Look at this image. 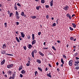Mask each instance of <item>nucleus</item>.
<instances>
[{
	"instance_id": "f257e3e1",
	"label": "nucleus",
	"mask_w": 79,
	"mask_h": 79,
	"mask_svg": "<svg viewBox=\"0 0 79 79\" xmlns=\"http://www.w3.org/2000/svg\"><path fill=\"white\" fill-rule=\"evenodd\" d=\"M13 66V64H11L8 65L7 66V68L10 69V68H12Z\"/></svg>"
},
{
	"instance_id": "f03ea898",
	"label": "nucleus",
	"mask_w": 79,
	"mask_h": 79,
	"mask_svg": "<svg viewBox=\"0 0 79 79\" xmlns=\"http://www.w3.org/2000/svg\"><path fill=\"white\" fill-rule=\"evenodd\" d=\"M73 60H70L69 62V66H72V65H73Z\"/></svg>"
},
{
	"instance_id": "7ed1b4c3",
	"label": "nucleus",
	"mask_w": 79,
	"mask_h": 79,
	"mask_svg": "<svg viewBox=\"0 0 79 79\" xmlns=\"http://www.w3.org/2000/svg\"><path fill=\"white\" fill-rule=\"evenodd\" d=\"M78 63H79V61H76L74 62V64L75 66H78Z\"/></svg>"
},
{
	"instance_id": "20e7f679",
	"label": "nucleus",
	"mask_w": 79,
	"mask_h": 79,
	"mask_svg": "<svg viewBox=\"0 0 79 79\" xmlns=\"http://www.w3.org/2000/svg\"><path fill=\"white\" fill-rule=\"evenodd\" d=\"M66 16H67V17L69 18V19H71V15H70L69 14H67L66 15Z\"/></svg>"
},
{
	"instance_id": "39448f33",
	"label": "nucleus",
	"mask_w": 79,
	"mask_h": 79,
	"mask_svg": "<svg viewBox=\"0 0 79 79\" xmlns=\"http://www.w3.org/2000/svg\"><path fill=\"white\" fill-rule=\"evenodd\" d=\"M20 33L22 37H23V38H24V37H25V34H24V32H20Z\"/></svg>"
},
{
	"instance_id": "423d86ee",
	"label": "nucleus",
	"mask_w": 79,
	"mask_h": 79,
	"mask_svg": "<svg viewBox=\"0 0 79 79\" xmlns=\"http://www.w3.org/2000/svg\"><path fill=\"white\" fill-rule=\"evenodd\" d=\"M69 8V7H68V6H65L63 7V9H64V10L66 11V10H68V9Z\"/></svg>"
},
{
	"instance_id": "0eeeda50",
	"label": "nucleus",
	"mask_w": 79,
	"mask_h": 79,
	"mask_svg": "<svg viewBox=\"0 0 79 79\" xmlns=\"http://www.w3.org/2000/svg\"><path fill=\"white\" fill-rule=\"evenodd\" d=\"M5 60L4 59L3 61H2L1 62V65H3V64H5Z\"/></svg>"
},
{
	"instance_id": "6e6552de",
	"label": "nucleus",
	"mask_w": 79,
	"mask_h": 79,
	"mask_svg": "<svg viewBox=\"0 0 79 79\" xmlns=\"http://www.w3.org/2000/svg\"><path fill=\"white\" fill-rule=\"evenodd\" d=\"M16 75V72H15L14 73H13L12 75V79H14L15 77V76Z\"/></svg>"
},
{
	"instance_id": "1a4fd4ad",
	"label": "nucleus",
	"mask_w": 79,
	"mask_h": 79,
	"mask_svg": "<svg viewBox=\"0 0 79 79\" xmlns=\"http://www.w3.org/2000/svg\"><path fill=\"white\" fill-rule=\"evenodd\" d=\"M39 54H40V55H41V56H44V54L42 53V52L40 51L39 52Z\"/></svg>"
},
{
	"instance_id": "9d476101",
	"label": "nucleus",
	"mask_w": 79,
	"mask_h": 79,
	"mask_svg": "<svg viewBox=\"0 0 79 79\" xmlns=\"http://www.w3.org/2000/svg\"><path fill=\"white\" fill-rule=\"evenodd\" d=\"M31 55L32 56V57H33V58H34V51H33L32 52Z\"/></svg>"
},
{
	"instance_id": "9b49d317",
	"label": "nucleus",
	"mask_w": 79,
	"mask_h": 79,
	"mask_svg": "<svg viewBox=\"0 0 79 79\" xmlns=\"http://www.w3.org/2000/svg\"><path fill=\"white\" fill-rule=\"evenodd\" d=\"M53 1L52 0L50 2V6H52L53 4Z\"/></svg>"
},
{
	"instance_id": "f8f14e48",
	"label": "nucleus",
	"mask_w": 79,
	"mask_h": 79,
	"mask_svg": "<svg viewBox=\"0 0 79 79\" xmlns=\"http://www.w3.org/2000/svg\"><path fill=\"white\" fill-rule=\"evenodd\" d=\"M47 76L49 77H52V76H51V73H48L47 74Z\"/></svg>"
},
{
	"instance_id": "ddd939ff",
	"label": "nucleus",
	"mask_w": 79,
	"mask_h": 79,
	"mask_svg": "<svg viewBox=\"0 0 79 79\" xmlns=\"http://www.w3.org/2000/svg\"><path fill=\"white\" fill-rule=\"evenodd\" d=\"M36 62H37V63H39V64H40V63H41V60L39 59H37L36 60Z\"/></svg>"
},
{
	"instance_id": "4468645a",
	"label": "nucleus",
	"mask_w": 79,
	"mask_h": 79,
	"mask_svg": "<svg viewBox=\"0 0 79 79\" xmlns=\"http://www.w3.org/2000/svg\"><path fill=\"white\" fill-rule=\"evenodd\" d=\"M36 42V41L34 40H33L32 42V45H34V44H35Z\"/></svg>"
},
{
	"instance_id": "2eb2a0df",
	"label": "nucleus",
	"mask_w": 79,
	"mask_h": 79,
	"mask_svg": "<svg viewBox=\"0 0 79 79\" xmlns=\"http://www.w3.org/2000/svg\"><path fill=\"white\" fill-rule=\"evenodd\" d=\"M30 64H31V62L29 61H28L27 63L26 64L27 66H29L30 65Z\"/></svg>"
},
{
	"instance_id": "dca6fc26",
	"label": "nucleus",
	"mask_w": 79,
	"mask_h": 79,
	"mask_svg": "<svg viewBox=\"0 0 79 79\" xmlns=\"http://www.w3.org/2000/svg\"><path fill=\"white\" fill-rule=\"evenodd\" d=\"M41 8V6H37V7H36V10H39L40 8Z\"/></svg>"
},
{
	"instance_id": "f3484780",
	"label": "nucleus",
	"mask_w": 79,
	"mask_h": 79,
	"mask_svg": "<svg viewBox=\"0 0 79 79\" xmlns=\"http://www.w3.org/2000/svg\"><path fill=\"white\" fill-rule=\"evenodd\" d=\"M72 25H73V26L74 28H76V25L74 23H72Z\"/></svg>"
},
{
	"instance_id": "a211bd4d",
	"label": "nucleus",
	"mask_w": 79,
	"mask_h": 79,
	"mask_svg": "<svg viewBox=\"0 0 79 79\" xmlns=\"http://www.w3.org/2000/svg\"><path fill=\"white\" fill-rule=\"evenodd\" d=\"M7 73L8 74H10V75H11V74H12V72L10 71H9L7 72Z\"/></svg>"
},
{
	"instance_id": "6ab92c4d",
	"label": "nucleus",
	"mask_w": 79,
	"mask_h": 79,
	"mask_svg": "<svg viewBox=\"0 0 79 79\" xmlns=\"http://www.w3.org/2000/svg\"><path fill=\"white\" fill-rule=\"evenodd\" d=\"M2 48H3L5 49L6 48V44H4L2 46Z\"/></svg>"
},
{
	"instance_id": "aec40b11",
	"label": "nucleus",
	"mask_w": 79,
	"mask_h": 79,
	"mask_svg": "<svg viewBox=\"0 0 79 79\" xmlns=\"http://www.w3.org/2000/svg\"><path fill=\"white\" fill-rule=\"evenodd\" d=\"M28 48H29V49H31V48H32V45L31 44H29L28 45Z\"/></svg>"
},
{
	"instance_id": "412c9836",
	"label": "nucleus",
	"mask_w": 79,
	"mask_h": 79,
	"mask_svg": "<svg viewBox=\"0 0 79 79\" xmlns=\"http://www.w3.org/2000/svg\"><path fill=\"white\" fill-rule=\"evenodd\" d=\"M31 18H32V19H35L36 18V16H31Z\"/></svg>"
},
{
	"instance_id": "4be33fe9",
	"label": "nucleus",
	"mask_w": 79,
	"mask_h": 79,
	"mask_svg": "<svg viewBox=\"0 0 79 79\" xmlns=\"http://www.w3.org/2000/svg\"><path fill=\"white\" fill-rule=\"evenodd\" d=\"M5 55H8V56H13V55L12 54H9L8 53H5Z\"/></svg>"
},
{
	"instance_id": "5701e85b",
	"label": "nucleus",
	"mask_w": 79,
	"mask_h": 79,
	"mask_svg": "<svg viewBox=\"0 0 79 79\" xmlns=\"http://www.w3.org/2000/svg\"><path fill=\"white\" fill-rule=\"evenodd\" d=\"M16 39L17 41L18 42H20L19 40V39H18V37H16Z\"/></svg>"
},
{
	"instance_id": "b1692460",
	"label": "nucleus",
	"mask_w": 79,
	"mask_h": 79,
	"mask_svg": "<svg viewBox=\"0 0 79 79\" xmlns=\"http://www.w3.org/2000/svg\"><path fill=\"white\" fill-rule=\"evenodd\" d=\"M34 34H32V40H34V39H35V37H34Z\"/></svg>"
},
{
	"instance_id": "393cba45",
	"label": "nucleus",
	"mask_w": 79,
	"mask_h": 79,
	"mask_svg": "<svg viewBox=\"0 0 79 79\" xmlns=\"http://www.w3.org/2000/svg\"><path fill=\"white\" fill-rule=\"evenodd\" d=\"M38 70L40 71H41V72L42 71V68H41L40 67H38Z\"/></svg>"
},
{
	"instance_id": "a878e982",
	"label": "nucleus",
	"mask_w": 79,
	"mask_h": 79,
	"mask_svg": "<svg viewBox=\"0 0 79 79\" xmlns=\"http://www.w3.org/2000/svg\"><path fill=\"white\" fill-rule=\"evenodd\" d=\"M21 73L23 74H25V73H26V72L25 71H24V70H23L21 71Z\"/></svg>"
},
{
	"instance_id": "bb28decb",
	"label": "nucleus",
	"mask_w": 79,
	"mask_h": 79,
	"mask_svg": "<svg viewBox=\"0 0 79 79\" xmlns=\"http://www.w3.org/2000/svg\"><path fill=\"white\" fill-rule=\"evenodd\" d=\"M2 54H4L6 53V52L5 50H3V51L1 52Z\"/></svg>"
},
{
	"instance_id": "cd10ccee",
	"label": "nucleus",
	"mask_w": 79,
	"mask_h": 79,
	"mask_svg": "<svg viewBox=\"0 0 79 79\" xmlns=\"http://www.w3.org/2000/svg\"><path fill=\"white\" fill-rule=\"evenodd\" d=\"M22 69V66H20L19 69V71H21Z\"/></svg>"
},
{
	"instance_id": "c85d7f7f",
	"label": "nucleus",
	"mask_w": 79,
	"mask_h": 79,
	"mask_svg": "<svg viewBox=\"0 0 79 79\" xmlns=\"http://www.w3.org/2000/svg\"><path fill=\"white\" fill-rule=\"evenodd\" d=\"M16 16H19V13H18V12H17V11H16Z\"/></svg>"
},
{
	"instance_id": "c756f323",
	"label": "nucleus",
	"mask_w": 79,
	"mask_h": 79,
	"mask_svg": "<svg viewBox=\"0 0 79 79\" xmlns=\"http://www.w3.org/2000/svg\"><path fill=\"white\" fill-rule=\"evenodd\" d=\"M61 62L63 64H64V61L63 60V59H61Z\"/></svg>"
},
{
	"instance_id": "7c9ffc66",
	"label": "nucleus",
	"mask_w": 79,
	"mask_h": 79,
	"mask_svg": "<svg viewBox=\"0 0 79 79\" xmlns=\"http://www.w3.org/2000/svg\"><path fill=\"white\" fill-rule=\"evenodd\" d=\"M41 3H45V0H41Z\"/></svg>"
},
{
	"instance_id": "2f4dec72",
	"label": "nucleus",
	"mask_w": 79,
	"mask_h": 79,
	"mask_svg": "<svg viewBox=\"0 0 79 79\" xmlns=\"http://www.w3.org/2000/svg\"><path fill=\"white\" fill-rule=\"evenodd\" d=\"M52 48L53 49V50H55V51H56V49L55 48V47L54 46L52 47Z\"/></svg>"
},
{
	"instance_id": "473e14b6",
	"label": "nucleus",
	"mask_w": 79,
	"mask_h": 79,
	"mask_svg": "<svg viewBox=\"0 0 79 79\" xmlns=\"http://www.w3.org/2000/svg\"><path fill=\"white\" fill-rule=\"evenodd\" d=\"M17 5H18V6H20V7H21V4H19V3H18L17 4Z\"/></svg>"
},
{
	"instance_id": "72a5a7b5",
	"label": "nucleus",
	"mask_w": 79,
	"mask_h": 79,
	"mask_svg": "<svg viewBox=\"0 0 79 79\" xmlns=\"http://www.w3.org/2000/svg\"><path fill=\"white\" fill-rule=\"evenodd\" d=\"M69 28L71 31H73V30H74V29L72 28L71 27H69Z\"/></svg>"
},
{
	"instance_id": "f704fd0d",
	"label": "nucleus",
	"mask_w": 79,
	"mask_h": 79,
	"mask_svg": "<svg viewBox=\"0 0 79 79\" xmlns=\"http://www.w3.org/2000/svg\"><path fill=\"white\" fill-rule=\"evenodd\" d=\"M14 8L15 10H17L18 9L17 8V6H15Z\"/></svg>"
},
{
	"instance_id": "c9c22d12",
	"label": "nucleus",
	"mask_w": 79,
	"mask_h": 79,
	"mask_svg": "<svg viewBox=\"0 0 79 79\" xmlns=\"http://www.w3.org/2000/svg\"><path fill=\"white\" fill-rule=\"evenodd\" d=\"M77 54H78V53L77 52L76 53L74 54V56H77Z\"/></svg>"
},
{
	"instance_id": "e433bc0d",
	"label": "nucleus",
	"mask_w": 79,
	"mask_h": 79,
	"mask_svg": "<svg viewBox=\"0 0 79 79\" xmlns=\"http://www.w3.org/2000/svg\"><path fill=\"white\" fill-rule=\"evenodd\" d=\"M27 38L28 39H31V37H30V35H28L27 36Z\"/></svg>"
},
{
	"instance_id": "4c0bfd02",
	"label": "nucleus",
	"mask_w": 79,
	"mask_h": 79,
	"mask_svg": "<svg viewBox=\"0 0 79 79\" xmlns=\"http://www.w3.org/2000/svg\"><path fill=\"white\" fill-rule=\"evenodd\" d=\"M70 39L71 40H74V37H71L70 38Z\"/></svg>"
},
{
	"instance_id": "58836bf2",
	"label": "nucleus",
	"mask_w": 79,
	"mask_h": 79,
	"mask_svg": "<svg viewBox=\"0 0 79 79\" xmlns=\"http://www.w3.org/2000/svg\"><path fill=\"white\" fill-rule=\"evenodd\" d=\"M63 58H65V59H66V56H65V55H63Z\"/></svg>"
},
{
	"instance_id": "ea45409f",
	"label": "nucleus",
	"mask_w": 79,
	"mask_h": 79,
	"mask_svg": "<svg viewBox=\"0 0 79 79\" xmlns=\"http://www.w3.org/2000/svg\"><path fill=\"white\" fill-rule=\"evenodd\" d=\"M24 12H22L21 14V15H22V16H24Z\"/></svg>"
},
{
	"instance_id": "a19ab883",
	"label": "nucleus",
	"mask_w": 79,
	"mask_h": 79,
	"mask_svg": "<svg viewBox=\"0 0 79 79\" xmlns=\"http://www.w3.org/2000/svg\"><path fill=\"white\" fill-rule=\"evenodd\" d=\"M16 19H19V15H17L16 16Z\"/></svg>"
},
{
	"instance_id": "79ce46f5",
	"label": "nucleus",
	"mask_w": 79,
	"mask_h": 79,
	"mask_svg": "<svg viewBox=\"0 0 79 79\" xmlns=\"http://www.w3.org/2000/svg\"><path fill=\"white\" fill-rule=\"evenodd\" d=\"M45 6L46 8H48V7H49V6H48V5H46Z\"/></svg>"
},
{
	"instance_id": "37998d69",
	"label": "nucleus",
	"mask_w": 79,
	"mask_h": 79,
	"mask_svg": "<svg viewBox=\"0 0 79 79\" xmlns=\"http://www.w3.org/2000/svg\"><path fill=\"white\" fill-rule=\"evenodd\" d=\"M53 26H56V24L55 23H54L53 24Z\"/></svg>"
},
{
	"instance_id": "c03bdc74",
	"label": "nucleus",
	"mask_w": 79,
	"mask_h": 79,
	"mask_svg": "<svg viewBox=\"0 0 79 79\" xmlns=\"http://www.w3.org/2000/svg\"><path fill=\"white\" fill-rule=\"evenodd\" d=\"M35 76L37 75V71H35Z\"/></svg>"
},
{
	"instance_id": "a18cd8bd",
	"label": "nucleus",
	"mask_w": 79,
	"mask_h": 79,
	"mask_svg": "<svg viewBox=\"0 0 79 79\" xmlns=\"http://www.w3.org/2000/svg\"><path fill=\"white\" fill-rule=\"evenodd\" d=\"M23 48H24V50H26V49H27L26 46L23 47Z\"/></svg>"
},
{
	"instance_id": "49530a36",
	"label": "nucleus",
	"mask_w": 79,
	"mask_h": 79,
	"mask_svg": "<svg viewBox=\"0 0 79 79\" xmlns=\"http://www.w3.org/2000/svg\"><path fill=\"white\" fill-rule=\"evenodd\" d=\"M16 25H19V22H16Z\"/></svg>"
},
{
	"instance_id": "de8ad7c7",
	"label": "nucleus",
	"mask_w": 79,
	"mask_h": 79,
	"mask_svg": "<svg viewBox=\"0 0 79 79\" xmlns=\"http://www.w3.org/2000/svg\"><path fill=\"white\" fill-rule=\"evenodd\" d=\"M34 51L35 53H37V50L35 49L34 50Z\"/></svg>"
},
{
	"instance_id": "09e8293b",
	"label": "nucleus",
	"mask_w": 79,
	"mask_h": 79,
	"mask_svg": "<svg viewBox=\"0 0 79 79\" xmlns=\"http://www.w3.org/2000/svg\"><path fill=\"white\" fill-rule=\"evenodd\" d=\"M38 34L39 35H40L41 34V32H39Z\"/></svg>"
},
{
	"instance_id": "8fccbe9b",
	"label": "nucleus",
	"mask_w": 79,
	"mask_h": 79,
	"mask_svg": "<svg viewBox=\"0 0 79 79\" xmlns=\"http://www.w3.org/2000/svg\"><path fill=\"white\" fill-rule=\"evenodd\" d=\"M46 18H47V19H48V18H49V16H48V15H46Z\"/></svg>"
},
{
	"instance_id": "3c124183",
	"label": "nucleus",
	"mask_w": 79,
	"mask_h": 79,
	"mask_svg": "<svg viewBox=\"0 0 79 79\" xmlns=\"http://www.w3.org/2000/svg\"><path fill=\"white\" fill-rule=\"evenodd\" d=\"M20 36H19V39L20 40H22V38H21V36H20Z\"/></svg>"
},
{
	"instance_id": "603ef678",
	"label": "nucleus",
	"mask_w": 79,
	"mask_h": 79,
	"mask_svg": "<svg viewBox=\"0 0 79 79\" xmlns=\"http://www.w3.org/2000/svg\"><path fill=\"white\" fill-rule=\"evenodd\" d=\"M75 69H79V67H76Z\"/></svg>"
},
{
	"instance_id": "864d4df0",
	"label": "nucleus",
	"mask_w": 79,
	"mask_h": 79,
	"mask_svg": "<svg viewBox=\"0 0 79 79\" xmlns=\"http://www.w3.org/2000/svg\"><path fill=\"white\" fill-rule=\"evenodd\" d=\"M4 25L5 26V27H6V26H7V23H4Z\"/></svg>"
},
{
	"instance_id": "5fc2aeb1",
	"label": "nucleus",
	"mask_w": 79,
	"mask_h": 79,
	"mask_svg": "<svg viewBox=\"0 0 79 79\" xmlns=\"http://www.w3.org/2000/svg\"><path fill=\"white\" fill-rule=\"evenodd\" d=\"M48 66H49V67H50V68H52V65L50 64H48Z\"/></svg>"
},
{
	"instance_id": "6e6d98bb",
	"label": "nucleus",
	"mask_w": 79,
	"mask_h": 79,
	"mask_svg": "<svg viewBox=\"0 0 79 79\" xmlns=\"http://www.w3.org/2000/svg\"><path fill=\"white\" fill-rule=\"evenodd\" d=\"M20 77H23V75L22 74H20Z\"/></svg>"
},
{
	"instance_id": "4d7b16f0",
	"label": "nucleus",
	"mask_w": 79,
	"mask_h": 79,
	"mask_svg": "<svg viewBox=\"0 0 79 79\" xmlns=\"http://www.w3.org/2000/svg\"><path fill=\"white\" fill-rule=\"evenodd\" d=\"M13 15V13H10V17H11V15Z\"/></svg>"
},
{
	"instance_id": "13d9d810",
	"label": "nucleus",
	"mask_w": 79,
	"mask_h": 79,
	"mask_svg": "<svg viewBox=\"0 0 79 79\" xmlns=\"http://www.w3.org/2000/svg\"><path fill=\"white\" fill-rule=\"evenodd\" d=\"M13 79V77H12L11 76H10L9 78V79Z\"/></svg>"
},
{
	"instance_id": "bf43d9fd",
	"label": "nucleus",
	"mask_w": 79,
	"mask_h": 79,
	"mask_svg": "<svg viewBox=\"0 0 79 79\" xmlns=\"http://www.w3.org/2000/svg\"><path fill=\"white\" fill-rule=\"evenodd\" d=\"M57 42L58 43H59V44H60V43H61L60 41L57 40Z\"/></svg>"
},
{
	"instance_id": "052dcab7",
	"label": "nucleus",
	"mask_w": 79,
	"mask_h": 79,
	"mask_svg": "<svg viewBox=\"0 0 79 79\" xmlns=\"http://www.w3.org/2000/svg\"><path fill=\"white\" fill-rule=\"evenodd\" d=\"M59 64V63H58V62H57L56 63V64L57 66H58Z\"/></svg>"
},
{
	"instance_id": "680f3d73",
	"label": "nucleus",
	"mask_w": 79,
	"mask_h": 79,
	"mask_svg": "<svg viewBox=\"0 0 79 79\" xmlns=\"http://www.w3.org/2000/svg\"><path fill=\"white\" fill-rule=\"evenodd\" d=\"M46 71H48V69H47V68H46V69H45Z\"/></svg>"
},
{
	"instance_id": "e2e57ef3",
	"label": "nucleus",
	"mask_w": 79,
	"mask_h": 79,
	"mask_svg": "<svg viewBox=\"0 0 79 79\" xmlns=\"http://www.w3.org/2000/svg\"><path fill=\"white\" fill-rule=\"evenodd\" d=\"M76 48V46H74L73 47V48H74L75 49Z\"/></svg>"
},
{
	"instance_id": "0e129e2a",
	"label": "nucleus",
	"mask_w": 79,
	"mask_h": 79,
	"mask_svg": "<svg viewBox=\"0 0 79 79\" xmlns=\"http://www.w3.org/2000/svg\"><path fill=\"white\" fill-rule=\"evenodd\" d=\"M8 14H10V11L8 10Z\"/></svg>"
},
{
	"instance_id": "69168bd1",
	"label": "nucleus",
	"mask_w": 79,
	"mask_h": 79,
	"mask_svg": "<svg viewBox=\"0 0 79 79\" xmlns=\"http://www.w3.org/2000/svg\"><path fill=\"white\" fill-rule=\"evenodd\" d=\"M75 16V15L73 14V15H72V17H74Z\"/></svg>"
},
{
	"instance_id": "338daca9",
	"label": "nucleus",
	"mask_w": 79,
	"mask_h": 79,
	"mask_svg": "<svg viewBox=\"0 0 79 79\" xmlns=\"http://www.w3.org/2000/svg\"><path fill=\"white\" fill-rule=\"evenodd\" d=\"M56 24H58V20H57L56 21Z\"/></svg>"
},
{
	"instance_id": "774afa93",
	"label": "nucleus",
	"mask_w": 79,
	"mask_h": 79,
	"mask_svg": "<svg viewBox=\"0 0 79 79\" xmlns=\"http://www.w3.org/2000/svg\"><path fill=\"white\" fill-rule=\"evenodd\" d=\"M44 45H46V43H45V42H44Z\"/></svg>"
}]
</instances>
